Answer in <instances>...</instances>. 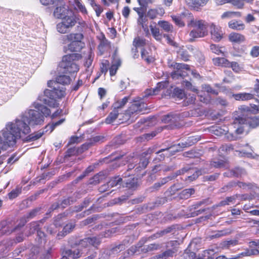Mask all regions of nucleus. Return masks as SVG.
<instances>
[{
    "mask_svg": "<svg viewBox=\"0 0 259 259\" xmlns=\"http://www.w3.org/2000/svg\"><path fill=\"white\" fill-rule=\"evenodd\" d=\"M94 9L96 11L97 16L99 17L101 13L102 12L103 9L98 5H95V7L94 8Z\"/></svg>",
    "mask_w": 259,
    "mask_h": 259,
    "instance_id": "obj_58",
    "label": "nucleus"
},
{
    "mask_svg": "<svg viewBox=\"0 0 259 259\" xmlns=\"http://www.w3.org/2000/svg\"><path fill=\"white\" fill-rule=\"evenodd\" d=\"M65 119L64 118H62L60 120H59V121H57V122H55L54 123H53L52 125H48L46 126V128H51V131L50 132H52L54 128V127L56 126H58L60 124H61V123H62L64 121Z\"/></svg>",
    "mask_w": 259,
    "mask_h": 259,
    "instance_id": "obj_46",
    "label": "nucleus"
},
{
    "mask_svg": "<svg viewBox=\"0 0 259 259\" xmlns=\"http://www.w3.org/2000/svg\"><path fill=\"white\" fill-rule=\"evenodd\" d=\"M256 252L259 254L258 250L254 251L253 250H248V251H245L244 252H242L241 254V255H242L243 256H250V255H251L253 254H255Z\"/></svg>",
    "mask_w": 259,
    "mask_h": 259,
    "instance_id": "obj_53",
    "label": "nucleus"
},
{
    "mask_svg": "<svg viewBox=\"0 0 259 259\" xmlns=\"http://www.w3.org/2000/svg\"><path fill=\"white\" fill-rule=\"evenodd\" d=\"M230 67H231L233 70L236 72H239L241 70V68L236 62L230 63Z\"/></svg>",
    "mask_w": 259,
    "mask_h": 259,
    "instance_id": "obj_45",
    "label": "nucleus"
},
{
    "mask_svg": "<svg viewBox=\"0 0 259 259\" xmlns=\"http://www.w3.org/2000/svg\"><path fill=\"white\" fill-rule=\"evenodd\" d=\"M159 248V245L158 244H151L148 246L147 250L148 251H152V250H157Z\"/></svg>",
    "mask_w": 259,
    "mask_h": 259,
    "instance_id": "obj_54",
    "label": "nucleus"
},
{
    "mask_svg": "<svg viewBox=\"0 0 259 259\" xmlns=\"http://www.w3.org/2000/svg\"><path fill=\"white\" fill-rule=\"evenodd\" d=\"M191 26L193 29L190 32V39L203 37L208 34V24L202 20H192Z\"/></svg>",
    "mask_w": 259,
    "mask_h": 259,
    "instance_id": "obj_3",
    "label": "nucleus"
},
{
    "mask_svg": "<svg viewBox=\"0 0 259 259\" xmlns=\"http://www.w3.org/2000/svg\"><path fill=\"white\" fill-rule=\"evenodd\" d=\"M179 56L181 57V59L184 61H187L189 60V55L187 53L184 52H180L179 53Z\"/></svg>",
    "mask_w": 259,
    "mask_h": 259,
    "instance_id": "obj_57",
    "label": "nucleus"
},
{
    "mask_svg": "<svg viewBox=\"0 0 259 259\" xmlns=\"http://www.w3.org/2000/svg\"><path fill=\"white\" fill-rule=\"evenodd\" d=\"M106 93V90L103 88H100L98 89V94L101 98L105 96Z\"/></svg>",
    "mask_w": 259,
    "mask_h": 259,
    "instance_id": "obj_62",
    "label": "nucleus"
},
{
    "mask_svg": "<svg viewBox=\"0 0 259 259\" xmlns=\"http://www.w3.org/2000/svg\"><path fill=\"white\" fill-rule=\"evenodd\" d=\"M158 24L163 30L166 32H169L172 31V26L167 21H159L158 22Z\"/></svg>",
    "mask_w": 259,
    "mask_h": 259,
    "instance_id": "obj_26",
    "label": "nucleus"
},
{
    "mask_svg": "<svg viewBox=\"0 0 259 259\" xmlns=\"http://www.w3.org/2000/svg\"><path fill=\"white\" fill-rule=\"evenodd\" d=\"M74 228V225L72 224H69L66 225L63 228V234L65 233V235L67 234V233H69Z\"/></svg>",
    "mask_w": 259,
    "mask_h": 259,
    "instance_id": "obj_48",
    "label": "nucleus"
},
{
    "mask_svg": "<svg viewBox=\"0 0 259 259\" xmlns=\"http://www.w3.org/2000/svg\"><path fill=\"white\" fill-rule=\"evenodd\" d=\"M185 86L188 88V89H190L192 91L194 92H197V90L195 88V87H193L191 84V83L188 81L185 82Z\"/></svg>",
    "mask_w": 259,
    "mask_h": 259,
    "instance_id": "obj_63",
    "label": "nucleus"
},
{
    "mask_svg": "<svg viewBox=\"0 0 259 259\" xmlns=\"http://www.w3.org/2000/svg\"><path fill=\"white\" fill-rule=\"evenodd\" d=\"M71 12L67 6H65L62 2H60L59 6L54 10V16L57 18H62L66 15L71 14Z\"/></svg>",
    "mask_w": 259,
    "mask_h": 259,
    "instance_id": "obj_8",
    "label": "nucleus"
},
{
    "mask_svg": "<svg viewBox=\"0 0 259 259\" xmlns=\"http://www.w3.org/2000/svg\"><path fill=\"white\" fill-rule=\"evenodd\" d=\"M122 181V179L119 177H115L111 179L108 183V187L111 188L120 185Z\"/></svg>",
    "mask_w": 259,
    "mask_h": 259,
    "instance_id": "obj_28",
    "label": "nucleus"
},
{
    "mask_svg": "<svg viewBox=\"0 0 259 259\" xmlns=\"http://www.w3.org/2000/svg\"><path fill=\"white\" fill-rule=\"evenodd\" d=\"M255 18L251 14H248L245 18V21L247 23H250L254 21Z\"/></svg>",
    "mask_w": 259,
    "mask_h": 259,
    "instance_id": "obj_61",
    "label": "nucleus"
},
{
    "mask_svg": "<svg viewBox=\"0 0 259 259\" xmlns=\"http://www.w3.org/2000/svg\"><path fill=\"white\" fill-rule=\"evenodd\" d=\"M75 5L82 14H87V10L84 6L80 3L78 0H75Z\"/></svg>",
    "mask_w": 259,
    "mask_h": 259,
    "instance_id": "obj_38",
    "label": "nucleus"
},
{
    "mask_svg": "<svg viewBox=\"0 0 259 259\" xmlns=\"http://www.w3.org/2000/svg\"><path fill=\"white\" fill-rule=\"evenodd\" d=\"M40 3L45 6L54 4L55 0H39Z\"/></svg>",
    "mask_w": 259,
    "mask_h": 259,
    "instance_id": "obj_59",
    "label": "nucleus"
},
{
    "mask_svg": "<svg viewBox=\"0 0 259 259\" xmlns=\"http://www.w3.org/2000/svg\"><path fill=\"white\" fill-rule=\"evenodd\" d=\"M241 13L238 12H232V11H227L224 12L221 15V18L222 19H230L234 17H240Z\"/></svg>",
    "mask_w": 259,
    "mask_h": 259,
    "instance_id": "obj_25",
    "label": "nucleus"
},
{
    "mask_svg": "<svg viewBox=\"0 0 259 259\" xmlns=\"http://www.w3.org/2000/svg\"><path fill=\"white\" fill-rule=\"evenodd\" d=\"M150 30L153 37L158 41H160L163 37L161 33L160 32L159 29L156 25H150Z\"/></svg>",
    "mask_w": 259,
    "mask_h": 259,
    "instance_id": "obj_20",
    "label": "nucleus"
},
{
    "mask_svg": "<svg viewBox=\"0 0 259 259\" xmlns=\"http://www.w3.org/2000/svg\"><path fill=\"white\" fill-rule=\"evenodd\" d=\"M174 68L176 69L171 74V77L174 79H178L179 77H184L191 73L194 77H197L199 75L191 70L189 66L185 64L175 63Z\"/></svg>",
    "mask_w": 259,
    "mask_h": 259,
    "instance_id": "obj_5",
    "label": "nucleus"
},
{
    "mask_svg": "<svg viewBox=\"0 0 259 259\" xmlns=\"http://www.w3.org/2000/svg\"><path fill=\"white\" fill-rule=\"evenodd\" d=\"M209 0H186L187 5L192 9L199 11L205 6Z\"/></svg>",
    "mask_w": 259,
    "mask_h": 259,
    "instance_id": "obj_9",
    "label": "nucleus"
},
{
    "mask_svg": "<svg viewBox=\"0 0 259 259\" xmlns=\"http://www.w3.org/2000/svg\"><path fill=\"white\" fill-rule=\"evenodd\" d=\"M84 47L82 41H70L68 45V50L71 52H78Z\"/></svg>",
    "mask_w": 259,
    "mask_h": 259,
    "instance_id": "obj_17",
    "label": "nucleus"
},
{
    "mask_svg": "<svg viewBox=\"0 0 259 259\" xmlns=\"http://www.w3.org/2000/svg\"><path fill=\"white\" fill-rule=\"evenodd\" d=\"M248 124L252 128H255L259 126V116H255L247 119V120L242 117L236 118L234 121L235 124H245V122Z\"/></svg>",
    "mask_w": 259,
    "mask_h": 259,
    "instance_id": "obj_6",
    "label": "nucleus"
},
{
    "mask_svg": "<svg viewBox=\"0 0 259 259\" xmlns=\"http://www.w3.org/2000/svg\"><path fill=\"white\" fill-rule=\"evenodd\" d=\"M250 55L253 57H256L259 55V47H253L250 52Z\"/></svg>",
    "mask_w": 259,
    "mask_h": 259,
    "instance_id": "obj_47",
    "label": "nucleus"
},
{
    "mask_svg": "<svg viewBox=\"0 0 259 259\" xmlns=\"http://www.w3.org/2000/svg\"><path fill=\"white\" fill-rule=\"evenodd\" d=\"M118 115V110L115 109L110 113L106 119V122L108 124L113 122L117 117Z\"/></svg>",
    "mask_w": 259,
    "mask_h": 259,
    "instance_id": "obj_27",
    "label": "nucleus"
},
{
    "mask_svg": "<svg viewBox=\"0 0 259 259\" xmlns=\"http://www.w3.org/2000/svg\"><path fill=\"white\" fill-rule=\"evenodd\" d=\"M65 37L68 41H82L83 36L81 33H70L67 35Z\"/></svg>",
    "mask_w": 259,
    "mask_h": 259,
    "instance_id": "obj_21",
    "label": "nucleus"
},
{
    "mask_svg": "<svg viewBox=\"0 0 259 259\" xmlns=\"http://www.w3.org/2000/svg\"><path fill=\"white\" fill-rule=\"evenodd\" d=\"M145 97H149L150 96L154 95L157 94V93L155 89H148L146 90L145 92Z\"/></svg>",
    "mask_w": 259,
    "mask_h": 259,
    "instance_id": "obj_52",
    "label": "nucleus"
},
{
    "mask_svg": "<svg viewBox=\"0 0 259 259\" xmlns=\"http://www.w3.org/2000/svg\"><path fill=\"white\" fill-rule=\"evenodd\" d=\"M139 18L138 19V23L141 25L144 29V31L148 34H149V30L146 25H144V23L146 22V18L144 16L142 13L138 12Z\"/></svg>",
    "mask_w": 259,
    "mask_h": 259,
    "instance_id": "obj_24",
    "label": "nucleus"
},
{
    "mask_svg": "<svg viewBox=\"0 0 259 259\" xmlns=\"http://www.w3.org/2000/svg\"><path fill=\"white\" fill-rule=\"evenodd\" d=\"M214 65L224 67H230V63L224 58L217 57L213 59Z\"/></svg>",
    "mask_w": 259,
    "mask_h": 259,
    "instance_id": "obj_22",
    "label": "nucleus"
},
{
    "mask_svg": "<svg viewBox=\"0 0 259 259\" xmlns=\"http://www.w3.org/2000/svg\"><path fill=\"white\" fill-rule=\"evenodd\" d=\"M69 28H70L65 24L62 21L58 23L57 25V29L58 31L61 33H67Z\"/></svg>",
    "mask_w": 259,
    "mask_h": 259,
    "instance_id": "obj_30",
    "label": "nucleus"
},
{
    "mask_svg": "<svg viewBox=\"0 0 259 259\" xmlns=\"http://www.w3.org/2000/svg\"><path fill=\"white\" fill-rule=\"evenodd\" d=\"M30 229L31 230V233H33L34 231H37L38 235L41 238L42 237L45 236L44 233L40 231H38V226L37 223H31L30 225Z\"/></svg>",
    "mask_w": 259,
    "mask_h": 259,
    "instance_id": "obj_33",
    "label": "nucleus"
},
{
    "mask_svg": "<svg viewBox=\"0 0 259 259\" xmlns=\"http://www.w3.org/2000/svg\"><path fill=\"white\" fill-rule=\"evenodd\" d=\"M142 99L140 97L136 98L134 101V103L128 108L126 111L125 115L130 118L132 116L134 117L139 114L144 113L147 110L146 105L141 100Z\"/></svg>",
    "mask_w": 259,
    "mask_h": 259,
    "instance_id": "obj_4",
    "label": "nucleus"
},
{
    "mask_svg": "<svg viewBox=\"0 0 259 259\" xmlns=\"http://www.w3.org/2000/svg\"><path fill=\"white\" fill-rule=\"evenodd\" d=\"M141 57L148 63L153 62L155 60V56L152 52L151 49L149 47L142 50Z\"/></svg>",
    "mask_w": 259,
    "mask_h": 259,
    "instance_id": "obj_10",
    "label": "nucleus"
},
{
    "mask_svg": "<svg viewBox=\"0 0 259 259\" xmlns=\"http://www.w3.org/2000/svg\"><path fill=\"white\" fill-rule=\"evenodd\" d=\"M253 98V95L250 93H242V101H246Z\"/></svg>",
    "mask_w": 259,
    "mask_h": 259,
    "instance_id": "obj_50",
    "label": "nucleus"
},
{
    "mask_svg": "<svg viewBox=\"0 0 259 259\" xmlns=\"http://www.w3.org/2000/svg\"><path fill=\"white\" fill-rule=\"evenodd\" d=\"M172 19L177 25L180 27L184 26V23L182 21V19L180 17L173 16H172Z\"/></svg>",
    "mask_w": 259,
    "mask_h": 259,
    "instance_id": "obj_43",
    "label": "nucleus"
},
{
    "mask_svg": "<svg viewBox=\"0 0 259 259\" xmlns=\"http://www.w3.org/2000/svg\"><path fill=\"white\" fill-rule=\"evenodd\" d=\"M254 91L256 94H259V79H256L254 86Z\"/></svg>",
    "mask_w": 259,
    "mask_h": 259,
    "instance_id": "obj_64",
    "label": "nucleus"
},
{
    "mask_svg": "<svg viewBox=\"0 0 259 259\" xmlns=\"http://www.w3.org/2000/svg\"><path fill=\"white\" fill-rule=\"evenodd\" d=\"M102 39L101 40L100 44L98 46V48L101 52H104L105 48L108 47V41L106 39L104 35L102 36Z\"/></svg>",
    "mask_w": 259,
    "mask_h": 259,
    "instance_id": "obj_32",
    "label": "nucleus"
},
{
    "mask_svg": "<svg viewBox=\"0 0 259 259\" xmlns=\"http://www.w3.org/2000/svg\"><path fill=\"white\" fill-rule=\"evenodd\" d=\"M168 85V82L167 81L160 82L157 84V86L154 89L157 93L161 90L167 88Z\"/></svg>",
    "mask_w": 259,
    "mask_h": 259,
    "instance_id": "obj_34",
    "label": "nucleus"
},
{
    "mask_svg": "<svg viewBox=\"0 0 259 259\" xmlns=\"http://www.w3.org/2000/svg\"><path fill=\"white\" fill-rule=\"evenodd\" d=\"M21 193V190L20 189H16L11 192L9 194V197L10 199H13L16 198Z\"/></svg>",
    "mask_w": 259,
    "mask_h": 259,
    "instance_id": "obj_44",
    "label": "nucleus"
},
{
    "mask_svg": "<svg viewBox=\"0 0 259 259\" xmlns=\"http://www.w3.org/2000/svg\"><path fill=\"white\" fill-rule=\"evenodd\" d=\"M108 65H109V61L107 60H103L100 65L101 71L102 73H106L108 70Z\"/></svg>",
    "mask_w": 259,
    "mask_h": 259,
    "instance_id": "obj_40",
    "label": "nucleus"
},
{
    "mask_svg": "<svg viewBox=\"0 0 259 259\" xmlns=\"http://www.w3.org/2000/svg\"><path fill=\"white\" fill-rule=\"evenodd\" d=\"M62 22L70 28L75 25L76 21L72 12L71 14H67L62 18Z\"/></svg>",
    "mask_w": 259,
    "mask_h": 259,
    "instance_id": "obj_15",
    "label": "nucleus"
},
{
    "mask_svg": "<svg viewBox=\"0 0 259 259\" xmlns=\"http://www.w3.org/2000/svg\"><path fill=\"white\" fill-rule=\"evenodd\" d=\"M234 198L232 197H228L225 200L221 202L222 205H229L231 203H234L233 201L234 200Z\"/></svg>",
    "mask_w": 259,
    "mask_h": 259,
    "instance_id": "obj_51",
    "label": "nucleus"
},
{
    "mask_svg": "<svg viewBox=\"0 0 259 259\" xmlns=\"http://www.w3.org/2000/svg\"><path fill=\"white\" fill-rule=\"evenodd\" d=\"M146 44V40L140 37H136L133 41V45L136 48L144 47Z\"/></svg>",
    "mask_w": 259,
    "mask_h": 259,
    "instance_id": "obj_29",
    "label": "nucleus"
},
{
    "mask_svg": "<svg viewBox=\"0 0 259 259\" xmlns=\"http://www.w3.org/2000/svg\"><path fill=\"white\" fill-rule=\"evenodd\" d=\"M174 93L175 95L180 99H183L186 96L184 91L179 89H175Z\"/></svg>",
    "mask_w": 259,
    "mask_h": 259,
    "instance_id": "obj_42",
    "label": "nucleus"
},
{
    "mask_svg": "<svg viewBox=\"0 0 259 259\" xmlns=\"http://www.w3.org/2000/svg\"><path fill=\"white\" fill-rule=\"evenodd\" d=\"M240 154L241 156H246L250 158H254L253 151L251 149L250 151H242L240 152Z\"/></svg>",
    "mask_w": 259,
    "mask_h": 259,
    "instance_id": "obj_49",
    "label": "nucleus"
},
{
    "mask_svg": "<svg viewBox=\"0 0 259 259\" xmlns=\"http://www.w3.org/2000/svg\"><path fill=\"white\" fill-rule=\"evenodd\" d=\"M93 59V56L92 54V52L91 50L89 51L88 55V58L86 59L85 62H84V65L87 67H89L92 64Z\"/></svg>",
    "mask_w": 259,
    "mask_h": 259,
    "instance_id": "obj_37",
    "label": "nucleus"
},
{
    "mask_svg": "<svg viewBox=\"0 0 259 259\" xmlns=\"http://www.w3.org/2000/svg\"><path fill=\"white\" fill-rule=\"evenodd\" d=\"M121 60L118 58H114L111 67L109 69L110 74L111 76L115 75L117 69L121 65Z\"/></svg>",
    "mask_w": 259,
    "mask_h": 259,
    "instance_id": "obj_19",
    "label": "nucleus"
},
{
    "mask_svg": "<svg viewBox=\"0 0 259 259\" xmlns=\"http://www.w3.org/2000/svg\"><path fill=\"white\" fill-rule=\"evenodd\" d=\"M218 5H222L227 3H231L238 9H242L244 4L240 0H215Z\"/></svg>",
    "mask_w": 259,
    "mask_h": 259,
    "instance_id": "obj_13",
    "label": "nucleus"
},
{
    "mask_svg": "<svg viewBox=\"0 0 259 259\" xmlns=\"http://www.w3.org/2000/svg\"><path fill=\"white\" fill-rule=\"evenodd\" d=\"M164 13V10L162 8L150 9L147 12V16L150 19H153L158 15L162 16Z\"/></svg>",
    "mask_w": 259,
    "mask_h": 259,
    "instance_id": "obj_16",
    "label": "nucleus"
},
{
    "mask_svg": "<svg viewBox=\"0 0 259 259\" xmlns=\"http://www.w3.org/2000/svg\"><path fill=\"white\" fill-rule=\"evenodd\" d=\"M194 193V190L193 189H187L183 190L182 192V195L184 198H189L192 194Z\"/></svg>",
    "mask_w": 259,
    "mask_h": 259,
    "instance_id": "obj_39",
    "label": "nucleus"
},
{
    "mask_svg": "<svg viewBox=\"0 0 259 259\" xmlns=\"http://www.w3.org/2000/svg\"><path fill=\"white\" fill-rule=\"evenodd\" d=\"M209 28L211 38L215 41H220L224 34L222 28L213 23L210 24Z\"/></svg>",
    "mask_w": 259,
    "mask_h": 259,
    "instance_id": "obj_7",
    "label": "nucleus"
},
{
    "mask_svg": "<svg viewBox=\"0 0 259 259\" xmlns=\"http://www.w3.org/2000/svg\"><path fill=\"white\" fill-rule=\"evenodd\" d=\"M81 58V56L77 53L64 56L58 66L59 71L66 74L77 73L79 67L76 62Z\"/></svg>",
    "mask_w": 259,
    "mask_h": 259,
    "instance_id": "obj_2",
    "label": "nucleus"
},
{
    "mask_svg": "<svg viewBox=\"0 0 259 259\" xmlns=\"http://www.w3.org/2000/svg\"><path fill=\"white\" fill-rule=\"evenodd\" d=\"M244 170L242 169L237 168L235 170H234L233 172V175L235 176H241L243 173Z\"/></svg>",
    "mask_w": 259,
    "mask_h": 259,
    "instance_id": "obj_60",
    "label": "nucleus"
},
{
    "mask_svg": "<svg viewBox=\"0 0 259 259\" xmlns=\"http://www.w3.org/2000/svg\"><path fill=\"white\" fill-rule=\"evenodd\" d=\"M48 85L52 90H46L43 96H39V99L44 104L51 108L58 107L59 104L57 102V99H60L65 96V89L63 87H60L54 80H49Z\"/></svg>",
    "mask_w": 259,
    "mask_h": 259,
    "instance_id": "obj_1",
    "label": "nucleus"
},
{
    "mask_svg": "<svg viewBox=\"0 0 259 259\" xmlns=\"http://www.w3.org/2000/svg\"><path fill=\"white\" fill-rule=\"evenodd\" d=\"M202 90L204 92H206L208 93H211L214 95H217L218 92L215 90L212 89V88L209 85H204L202 86Z\"/></svg>",
    "mask_w": 259,
    "mask_h": 259,
    "instance_id": "obj_41",
    "label": "nucleus"
},
{
    "mask_svg": "<svg viewBox=\"0 0 259 259\" xmlns=\"http://www.w3.org/2000/svg\"><path fill=\"white\" fill-rule=\"evenodd\" d=\"M71 81V78L66 75H61L58 76L56 78V80L55 81L57 84L58 83L62 84H68L70 83Z\"/></svg>",
    "mask_w": 259,
    "mask_h": 259,
    "instance_id": "obj_23",
    "label": "nucleus"
},
{
    "mask_svg": "<svg viewBox=\"0 0 259 259\" xmlns=\"http://www.w3.org/2000/svg\"><path fill=\"white\" fill-rule=\"evenodd\" d=\"M82 246L80 243L77 247L66 250V254L72 259L79 258L82 254V251L80 248Z\"/></svg>",
    "mask_w": 259,
    "mask_h": 259,
    "instance_id": "obj_11",
    "label": "nucleus"
},
{
    "mask_svg": "<svg viewBox=\"0 0 259 259\" xmlns=\"http://www.w3.org/2000/svg\"><path fill=\"white\" fill-rule=\"evenodd\" d=\"M100 243V240L96 237L87 238L80 242V245L84 247H88L89 246H96Z\"/></svg>",
    "mask_w": 259,
    "mask_h": 259,
    "instance_id": "obj_14",
    "label": "nucleus"
},
{
    "mask_svg": "<svg viewBox=\"0 0 259 259\" xmlns=\"http://www.w3.org/2000/svg\"><path fill=\"white\" fill-rule=\"evenodd\" d=\"M229 27L237 30H243L245 28V25L241 21L231 20L228 23Z\"/></svg>",
    "mask_w": 259,
    "mask_h": 259,
    "instance_id": "obj_18",
    "label": "nucleus"
},
{
    "mask_svg": "<svg viewBox=\"0 0 259 259\" xmlns=\"http://www.w3.org/2000/svg\"><path fill=\"white\" fill-rule=\"evenodd\" d=\"M130 12V8L128 7H124L122 11V14L125 18H127Z\"/></svg>",
    "mask_w": 259,
    "mask_h": 259,
    "instance_id": "obj_55",
    "label": "nucleus"
},
{
    "mask_svg": "<svg viewBox=\"0 0 259 259\" xmlns=\"http://www.w3.org/2000/svg\"><path fill=\"white\" fill-rule=\"evenodd\" d=\"M228 38L230 41L234 44H241L245 40L244 35L236 32L231 33L228 36Z\"/></svg>",
    "mask_w": 259,
    "mask_h": 259,
    "instance_id": "obj_12",
    "label": "nucleus"
},
{
    "mask_svg": "<svg viewBox=\"0 0 259 259\" xmlns=\"http://www.w3.org/2000/svg\"><path fill=\"white\" fill-rule=\"evenodd\" d=\"M128 101V98L124 97L121 101L115 103L113 105L114 109L118 110L119 109L123 107Z\"/></svg>",
    "mask_w": 259,
    "mask_h": 259,
    "instance_id": "obj_31",
    "label": "nucleus"
},
{
    "mask_svg": "<svg viewBox=\"0 0 259 259\" xmlns=\"http://www.w3.org/2000/svg\"><path fill=\"white\" fill-rule=\"evenodd\" d=\"M211 165L215 167L221 168L223 167H226L227 163L223 160H218L217 161H213Z\"/></svg>",
    "mask_w": 259,
    "mask_h": 259,
    "instance_id": "obj_35",
    "label": "nucleus"
},
{
    "mask_svg": "<svg viewBox=\"0 0 259 259\" xmlns=\"http://www.w3.org/2000/svg\"><path fill=\"white\" fill-rule=\"evenodd\" d=\"M210 48L213 53L217 55H220L223 53V51L222 50V49L223 48L219 47V46L215 45H211L210 46Z\"/></svg>",
    "mask_w": 259,
    "mask_h": 259,
    "instance_id": "obj_36",
    "label": "nucleus"
},
{
    "mask_svg": "<svg viewBox=\"0 0 259 259\" xmlns=\"http://www.w3.org/2000/svg\"><path fill=\"white\" fill-rule=\"evenodd\" d=\"M154 0H138L140 5L142 6H145L149 4H152Z\"/></svg>",
    "mask_w": 259,
    "mask_h": 259,
    "instance_id": "obj_56",
    "label": "nucleus"
}]
</instances>
